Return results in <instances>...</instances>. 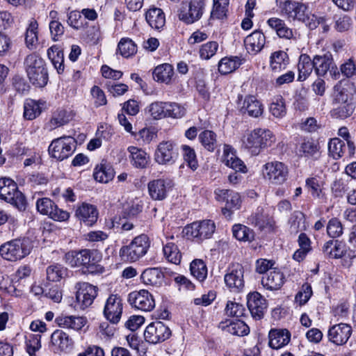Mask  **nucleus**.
I'll list each match as a JSON object with an SVG mask.
<instances>
[{
  "label": "nucleus",
  "mask_w": 356,
  "mask_h": 356,
  "mask_svg": "<svg viewBox=\"0 0 356 356\" xmlns=\"http://www.w3.org/2000/svg\"><path fill=\"white\" fill-rule=\"evenodd\" d=\"M32 245L29 238H16L0 246V255L5 260L16 261L29 254Z\"/></svg>",
  "instance_id": "7ed1b4c3"
},
{
  "label": "nucleus",
  "mask_w": 356,
  "mask_h": 356,
  "mask_svg": "<svg viewBox=\"0 0 356 356\" xmlns=\"http://www.w3.org/2000/svg\"><path fill=\"white\" fill-rule=\"evenodd\" d=\"M191 273L200 282L204 281L207 276V268L201 259H195L191 263Z\"/></svg>",
  "instance_id": "5fc2aeb1"
},
{
  "label": "nucleus",
  "mask_w": 356,
  "mask_h": 356,
  "mask_svg": "<svg viewBox=\"0 0 356 356\" xmlns=\"http://www.w3.org/2000/svg\"><path fill=\"white\" fill-rule=\"evenodd\" d=\"M148 24L154 29L163 28L165 23V17L163 10L158 8H150L145 14Z\"/></svg>",
  "instance_id": "4c0bfd02"
},
{
  "label": "nucleus",
  "mask_w": 356,
  "mask_h": 356,
  "mask_svg": "<svg viewBox=\"0 0 356 356\" xmlns=\"http://www.w3.org/2000/svg\"><path fill=\"white\" fill-rule=\"evenodd\" d=\"M345 149V142L338 138L331 139L328 143L329 153L334 159H338L343 156Z\"/></svg>",
  "instance_id": "13d9d810"
},
{
  "label": "nucleus",
  "mask_w": 356,
  "mask_h": 356,
  "mask_svg": "<svg viewBox=\"0 0 356 356\" xmlns=\"http://www.w3.org/2000/svg\"><path fill=\"white\" fill-rule=\"evenodd\" d=\"M26 71L30 81L38 87H44L48 81V73L44 62L38 55H28L24 60Z\"/></svg>",
  "instance_id": "f03ea898"
},
{
  "label": "nucleus",
  "mask_w": 356,
  "mask_h": 356,
  "mask_svg": "<svg viewBox=\"0 0 356 356\" xmlns=\"http://www.w3.org/2000/svg\"><path fill=\"white\" fill-rule=\"evenodd\" d=\"M220 327L233 335L245 336L249 332L248 326L242 321L221 322Z\"/></svg>",
  "instance_id": "f704fd0d"
},
{
  "label": "nucleus",
  "mask_w": 356,
  "mask_h": 356,
  "mask_svg": "<svg viewBox=\"0 0 356 356\" xmlns=\"http://www.w3.org/2000/svg\"><path fill=\"white\" fill-rule=\"evenodd\" d=\"M178 153L170 141L160 143L154 153V160L160 165H172L177 159Z\"/></svg>",
  "instance_id": "f3484780"
},
{
  "label": "nucleus",
  "mask_w": 356,
  "mask_h": 356,
  "mask_svg": "<svg viewBox=\"0 0 356 356\" xmlns=\"http://www.w3.org/2000/svg\"><path fill=\"white\" fill-rule=\"evenodd\" d=\"M173 74V67L168 63H164L157 66L153 72V77L155 81L166 84L170 83Z\"/></svg>",
  "instance_id": "a19ab883"
},
{
  "label": "nucleus",
  "mask_w": 356,
  "mask_h": 356,
  "mask_svg": "<svg viewBox=\"0 0 356 356\" xmlns=\"http://www.w3.org/2000/svg\"><path fill=\"white\" fill-rule=\"evenodd\" d=\"M222 162L234 171L242 173H246L248 171L244 162L236 156L234 149L229 145H224Z\"/></svg>",
  "instance_id": "6ab92c4d"
},
{
  "label": "nucleus",
  "mask_w": 356,
  "mask_h": 356,
  "mask_svg": "<svg viewBox=\"0 0 356 356\" xmlns=\"http://www.w3.org/2000/svg\"><path fill=\"white\" fill-rule=\"evenodd\" d=\"M262 174L265 179L270 184L281 185L284 184L289 177V168L280 161L268 162L264 165Z\"/></svg>",
  "instance_id": "0eeeda50"
},
{
  "label": "nucleus",
  "mask_w": 356,
  "mask_h": 356,
  "mask_svg": "<svg viewBox=\"0 0 356 356\" xmlns=\"http://www.w3.org/2000/svg\"><path fill=\"white\" fill-rule=\"evenodd\" d=\"M65 261L72 267L88 266L92 261L91 252L87 249L68 252L65 255Z\"/></svg>",
  "instance_id": "4be33fe9"
},
{
  "label": "nucleus",
  "mask_w": 356,
  "mask_h": 356,
  "mask_svg": "<svg viewBox=\"0 0 356 356\" xmlns=\"http://www.w3.org/2000/svg\"><path fill=\"white\" fill-rule=\"evenodd\" d=\"M150 247V241L146 234L136 236L128 245L120 249L121 259L128 262H135L145 256Z\"/></svg>",
  "instance_id": "20e7f679"
},
{
  "label": "nucleus",
  "mask_w": 356,
  "mask_h": 356,
  "mask_svg": "<svg viewBox=\"0 0 356 356\" xmlns=\"http://www.w3.org/2000/svg\"><path fill=\"white\" fill-rule=\"evenodd\" d=\"M243 114L252 118H259L264 113V106L254 96H246L240 109Z\"/></svg>",
  "instance_id": "b1692460"
},
{
  "label": "nucleus",
  "mask_w": 356,
  "mask_h": 356,
  "mask_svg": "<svg viewBox=\"0 0 356 356\" xmlns=\"http://www.w3.org/2000/svg\"><path fill=\"white\" fill-rule=\"evenodd\" d=\"M306 187L314 197H323L322 182L316 177H310L306 179Z\"/></svg>",
  "instance_id": "69168bd1"
},
{
  "label": "nucleus",
  "mask_w": 356,
  "mask_h": 356,
  "mask_svg": "<svg viewBox=\"0 0 356 356\" xmlns=\"http://www.w3.org/2000/svg\"><path fill=\"white\" fill-rule=\"evenodd\" d=\"M289 231L291 234H296L306 229L305 218L303 213L295 211L289 220Z\"/></svg>",
  "instance_id": "09e8293b"
},
{
  "label": "nucleus",
  "mask_w": 356,
  "mask_h": 356,
  "mask_svg": "<svg viewBox=\"0 0 356 356\" xmlns=\"http://www.w3.org/2000/svg\"><path fill=\"white\" fill-rule=\"evenodd\" d=\"M335 104L338 106L332 111V115L337 118H347L354 112L355 105L352 102Z\"/></svg>",
  "instance_id": "6e6d98bb"
},
{
  "label": "nucleus",
  "mask_w": 356,
  "mask_h": 356,
  "mask_svg": "<svg viewBox=\"0 0 356 356\" xmlns=\"http://www.w3.org/2000/svg\"><path fill=\"white\" fill-rule=\"evenodd\" d=\"M234 236L238 241H251L254 234L252 229L243 225H235L232 228Z\"/></svg>",
  "instance_id": "052dcab7"
},
{
  "label": "nucleus",
  "mask_w": 356,
  "mask_h": 356,
  "mask_svg": "<svg viewBox=\"0 0 356 356\" xmlns=\"http://www.w3.org/2000/svg\"><path fill=\"white\" fill-rule=\"evenodd\" d=\"M166 102H155L148 106V111L151 116L155 120L165 118Z\"/></svg>",
  "instance_id": "338daca9"
},
{
  "label": "nucleus",
  "mask_w": 356,
  "mask_h": 356,
  "mask_svg": "<svg viewBox=\"0 0 356 356\" xmlns=\"http://www.w3.org/2000/svg\"><path fill=\"white\" fill-rule=\"evenodd\" d=\"M249 221L260 229L264 228L269 224L268 216L264 213L262 208H257L255 213L248 218Z\"/></svg>",
  "instance_id": "680f3d73"
},
{
  "label": "nucleus",
  "mask_w": 356,
  "mask_h": 356,
  "mask_svg": "<svg viewBox=\"0 0 356 356\" xmlns=\"http://www.w3.org/2000/svg\"><path fill=\"white\" fill-rule=\"evenodd\" d=\"M269 346L279 349L287 345L291 339V333L286 329L271 330L269 332Z\"/></svg>",
  "instance_id": "c85d7f7f"
},
{
  "label": "nucleus",
  "mask_w": 356,
  "mask_h": 356,
  "mask_svg": "<svg viewBox=\"0 0 356 356\" xmlns=\"http://www.w3.org/2000/svg\"><path fill=\"white\" fill-rule=\"evenodd\" d=\"M0 198L19 209H25V197L18 190L17 184L10 178H0Z\"/></svg>",
  "instance_id": "39448f33"
},
{
  "label": "nucleus",
  "mask_w": 356,
  "mask_h": 356,
  "mask_svg": "<svg viewBox=\"0 0 356 356\" xmlns=\"http://www.w3.org/2000/svg\"><path fill=\"white\" fill-rule=\"evenodd\" d=\"M218 49V43L216 41L208 42L200 48V56L202 59L209 60L213 57Z\"/></svg>",
  "instance_id": "e2e57ef3"
},
{
  "label": "nucleus",
  "mask_w": 356,
  "mask_h": 356,
  "mask_svg": "<svg viewBox=\"0 0 356 356\" xmlns=\"http://www.w3.org/2000/svg\"><path fill=\"white\" fill-rule=\"evenodd\" d=\"M47 182L48 179L43 174L40 172L29 174L25 179V184L31 188L44 186Z\"/></svg>",
  "instance_id": "0e129e2a"
},
{
  "label": "nucleus",
  "mask_w": 356,
  "mask_h": 356,
  "mask_svg": "<svg viewBox=\"0 0 356 356\" xmlns=\"http://www.w3.org/2000/svg\"><path fill=\"white\" fill-rule=\"evenodd\" d=\"M276 4L282 8V12L289 18L302 22H305L309 18L308 7L305 3L287 0L283 3L280 2L279 4L277 0Z\"/></svg>",
  "instance_id": "2eb2a0df"
},
{
  "label": "nucleus",
  "mask_w": 356,
  "mask_h": 356,
  "mask_svg": "<svg viewBox=\"0 0 356 356\" xmlns=\"http://www.w3.org/2000/svg\"><path fill=\"white\" fill-rule=\"evenodd\" d=\"M170 335V328L161 321L150 323L144 332V337L146 341L153 344L167 340Z\"/></svg>",
  "instance_id": "f8f14e48"
},
{
  "label": "nucleus",
  "mask_w": 356,
  "mask_h": 356,
  "mask_svg": "<svg viewBox=\"0 0 356 356\" xmlns=\"http://www.w3.org/2000/svg\"><path fill=\"white\" fill-rule=\"evenodd\" d=\"M38 22L35 19H32L25 35V42L27 47L30 49H33L36 47L38 43Z\"/></svg>",
  "instance_id": "3c124183"
},
{
  "label": "nucleus",
  "mask_w": 356,
  "mask_h": 356,
  "mask_svg": "<svg viewBox=\"0 0 356 356\" xmlns=\"http://www.w3.org/2000/svg\"><path fill=\"white\" fill-rule=\"evenodd\" d=\"M322 251L325 257L332 259L341 258L346 253L344 245L338 240H330L325 243Z\"/></svg>",
  "instance_id": "72a5a7b5"
},
{
  "label": "nucleus",
  "mask_w": 356,
  "mask_h": 356,
  "mask_svg": "<svg viewBox=\"0 0 356 356\" xmlns=\"http://www.w3.org/2000/svg\"><path fill=\"white\" fill-rule=\"evenodd\" d=\"M93 177L99 182L108 183L114 177V170L110 166L101 165L95 168Z\"/></svg>",
  "instance_id": "603ef678"
},
{
  "label": "nucleus",
  "mask_w": 356,
  "mask_h": 356,
  "mask_svg": "<svg viewBox=\"0 0 356 356\" xmlns=\"http://www.w3.org/2000/svg\"><path fill=\"white\" fill-rule=\"evenodd\" d=\"M313 61L314 71L318 76H324L331 68H334L332 55L330 52L314 56Z\"/></svg>",
  "instance_id": "393cba45"
},
{
  "label": "nucleus",
  "mask_w": 356,
  "mask_h": 356,
  "mask_svg": "<svg viewBox=\"0 0 356 356\" xmlns=\"http://www.w3.org/2000/svg\"><path fill=\"white\" fill-rule=\"evenodd\" d=\"M275 142V136L271 131L265 129H255L243 140L245 148L254 155L259 154L262 149L271 146Z\"/></svg>",
  "instance_id": "f257e3e1"
},
{
  "label": "nucleus",
  "mask_w": 356,
  "mask_h": 356,
  "mask_svg": "<svg viewBox=\"0 0 356 356\" xmlns=\"http://www.w3.org/2000/svg\"><path fill=\"white\" fill-rule=\"evenodd\" d=\"M163 273L159 268H148L140 275L142 282L146 285L159 286L163 281Z\"/></svg>",
  "instance_id": "473e14b6"
},
{
  "label": "nucleus",
  "mask_w": 356,
  "mask_h": 356,
  "mask_svg": "<svg viewBox=\"0 0 356 356\" xmlns=\"http://www.w3.org/2000/svg\"><path fill=\"white\" fill-rule=\"evenodd\" d=\"M129 304L143 312H150L155 307V301L152 295L147 290L135 291L129 294Z\"/></svg>",
  "instance_id": "4468645a"
},
{
  "label": "nucleus",
  "mask_w": 356,
  "mask_h": 356,
  "mask_svg": "<svg viewBox=\"0 0 356 356\" xmlns=\"http://www.w3.org/2000/svg\"><path fill=\"white\" fill-rule=\"evenodd\" d=\"M211 19H222L226 17L229 0H213Z\"/></svg>",
  "instance_id": "4d7b16f0"
},
{
  "label": "nucleus",
  "mask_w": 356,
  "mask_h": 356,
  "mask_svg": "<svg viewBox=\"0 0 356 356\" xmlns=\"http://www.w3.org/2000/svg\"><path fill=\"white\" fill-rule=\"evenodd\" d=\"M202 145L208 151L213 152L218 146L216 134L211 130H204L198 136Z\"/></svg>",
  "instance_id": "de8ad7c7"
},
{
  "label": "nucleus",
  "mask_w": 356,
  "mask_h": 356,
  "mask_svg": "<svg viewBox=\"0 0 356 356\" xmlns=\"http://www.w3.org/2000/svg\"><path fill=\"white\" fill-rule=\"evenodd\" d=\"M47 56L58 74L64 70V55L57 45H53L47 50Z\"/></svg>",
  "instance_id": "79ce46f5"
},
{
  "label": "nucleus",
  "mask_w": 356,
  "mask_h": 356,
  "mask_svg": "<svg viewBox=\"0 0 356 356\" xmlns=\"http://www.w3.org/2000/svg\"><path fill=\"white\" fill-rule=\"evenodd\" d=\"M67 268L60 264L51 265L47 268V278L51 282H59L67 276Z\"/></svg>",
  "instance_id": "8fccbe9b"
},
{
  "label": "nucleus",
  "mask_w": 356,
  "mask_h": 356,
  "mask_svg": "<svg viewBox=\"0 0 356 356\" xmlns=\"http://www.w3.org/2000/svg\"><path fill=\"white\" fill-rule=\"evenodd\" d=\"M284 274L277 268H273L261 280V284L267 289L277 290L284 282Z\"/></svg>",
  "instance_id": "cd10ccee"
},
{
  "label": "nucleus",
  "mask_w": 356,
  "mask_h": 356,
  "mask_svg": "<svg viewBox=\"0 0 356 356\" xmlns=\"http://www.w3.org/2000/svg\"><path fill=\"white\" fill-rule=\"evenodd\" d=\"M289 58L286 52L279 50L271 54L270 56V68L274 72H280L288 65Z\"/></svg>",
  "instance_id": "c9c22d12"
},
{
  "label": "nucleus",
  "mask_w": 356,
  "mask_h": 356,
  "mask_svg": "<svg viewBox=\"0 0 356 356\" xmlns=\"http://www.w3.org/2000/svg\"><path fill=\"white\" fill-rule=\"evenodd\" d=\"M240 65L241 60L238 57H225L220 60L218 70L222 74H227L234 72Z\"/></svg>",
  "instance_id": "49530a36"
},
{
  "label": "nucleus",
  "mask_w": 356,
  "mask_h": 356,
  "mask_svg": "<svg viewBox=\"0 0 356 356\" xmlns=\"http://www.w3.org/2000/svg\"><path fill=\"white\" fill-rule=\"evenodd\" d=\"M297 154L307 159L316 160L320 157V146L312 139H304L297 147Z\"/></svg>",
  "instance_id": "412c9836"
},
{
  "label": "nucleus",
  "mask_w": 356,
  "mask_h": 356,
  "mask_svg": "<svg viewBox=\"0 0 356 356\" xmlns=\"http://www.w3.org/2000/svg\"><path fill=\"white\" fill-rule=\"evenodd\" d=\"M51 343L56 348L63 351L72 346V339L61 330H55L51 335Z\"/></svg>",
  "instance_id": "e433bc0d"
},
{
  "label": "nucleus",
  "mask_w": 356,
  "mask_h": 356,
  "mask_svg": "<svg viewBox=\"0 0 356 356\" xmlns=\"http://www.w3.org/2000/svg\"><path fill=\"white\" fill-rule=\"evenodd\" d=\"M55 321L60 327L78 331L86 324L87 319L83 316L60 315L56 318Z\"/></svg>",
  "instance_id": "bb28decb"
},
{
  "label": "nucleus",
  "mask_w": 356,
  "mask_h": 356,
  "mask_svg": "<svg viewBox=\"0 0 356 356\" xmlns=\"http://www.w3.org/2000/svg\"><path fill=\"white\" fill-rule=\"evenodd\" d=\"M118 50L123 57L129 58L137 52V46L132 40L124 38L120 40Z\"/></svg>",
  "instance_id": "864d4df0"
},
{
  "label": "nucleus",
  "mask_w": 356,
  "mask_h": 356,
  "mask_svg": "<svg viewBox=\"0 0 356 356\" xmlns=\"http://www.w3.org/2000/svg\"><path fill=\"white\" fill-rule=\"evenodd\" d=\"M267 24L275 31L279 38L286 40L294 38L293 30L286 24L283 19L278 17H271L267 20Z\"/></svg>",
  "instance_id": "c756f323"
},
{
  "label": "nucleus",
  "mask_w": 356,
  "mask_h": 356,
  "mask_svg": "<svg viewBox=\"0 0 356 356\" xmlns=\"http://www.w3.org/2000/svg\"><path fill=\"white\" fill-rule=\"evenodd\" d=\"M269 111L275 118L281 119L286 114L285 100L281 95L275 97L270 104Z\"/></svg>",
  "instance_id": "37998d69"
},
{
  "label": "nucleus",
  "mask_w": 356,
  "mask_h": 356,
  "mask_svg": "<svg viewBox=\"0 0 356 356\" xmlns=\"http://www.w3.org/2000/svg\"><path fill=\"white\" fill-rule=\"evenodd\" d=\"M214 193L218 202L225 203V207L222 209L224 215L230 216L232 211L240 208L241 200L238 193L229 189L220 188L216 189Z\"/></svg>",
  "instance_id": "9b49d317"
},
{
  "label": "nucleus",
  "mask_w": 356,
  "mask_h": 356,
  "mask_svg": "<svg viewBox=\"0 0 356 356\" xmlns=\"http://www.w3.org/2000/svg\"><path fill=\"white\" fill-rule=\"evenodd\" d=\"M215 229L216 225L213 221L204 220L187 225L184 232L188 238H196L200 241L211 237Z\"/></svg>",
  "instance_id": "1a4fd4ad"
},
{
  "label": "nucleus",
  "mask_w": 356,
  "mask_h": 356,
  "mask_svg": "<svg viewBox=\"0 0 356 356\" xmlns=\"http://www.w3.org/2000/svg\"><path fill=\"white\" fill-rule=\"evenodd\" d=\"M163 251L167 260L175 264H179L181 261V254L177 245L172 242H168L163 247Z\"/></svg>",
  "instance_id": "a18cd8bd"
},
{
  "label": "nucleus",
  "mask_w": 356,
  "mask_h": 356,
  "mask_svg": "<svg viewBox=\"0 0 356 356\" xmlns=\"http://www.w3.org/2000/svg\"><path fill=\"white\" fill-rule=\"evenodd\" d=\"M298 69L299 72L298 79L300 81H305L314 70L313 59L312 60L307 54H301L299 57Z\"/></svg>",
  "instance_id": "ea45409f"
},
{
  "label": "nucleus",
  "mask_w": 356,
  "mask_h": 356,
  "mask_svg": "<svg viewBox=\"0 0 356 356\" xmlns=\"http://www.w3.org/2000/svg\"><path fill=\"white\" fill-rule=\"evenodd\" d=\"M148 193L152 200H163L167 196L168 190L165 180L162 179H154L148 183Z\"/></svg>",
  "instance_id": "2f4dec72"
},
{
  "label": "nucleus",
  "mask_w": 356,
  "mask_h": 356,
  "mask_svg": "<svg viewBox=\"0 0 356 356\" xmlns=\"http://www.w3.org/2000/svg\"><path fill=\"white\" fill-rule=\"evenodd\" d=\"M352 86L353 84L348 81H339L333 88V104L352 102V94L349 92V89Z\"/></svg>",
  "instance_id": "7c9ffc66"
},
{
  "label": "nucleus",
  "mask_w": 356,
  "mask_h": 356,
  "mask_svg": "<svg viewBox=\"0 0 356 356\" xmlns=\"http://www.w3.org/2000/svg\"><path fill=\"white\" fill-rule=\"evenodd\" d=\"M70 121V116L65 110H58L55 112L49 122L46 124L49 130H54L67 124Z\"/></svg>",
  "instance_id": "c03bdc74"
},
{
  "label": "nucleus",
  "mask_w": 356,
  "mask_h": 356,
  "mask_svg": "<svg viewBox=\"0 0 356 356\" xmlns=\"http://www.w3.org/2000/svg\"><path fill=\"white\" fill-rule=\"evenodd\" d=\"M265 35L260 31H255L248 35L244 40V44L248 53L257 54L264 47Z\"/></svg>",
  "instance_id": "a878e982"
},
{
  "label": "nucleus",
  "mask_w": 356,
  "mask_h": 356,
  "mask_svg": "<svg viewBox=\"0 0 356 356\" xmlns=\"http://www.w3.org/2000/svg\"><path fill=\"white\" fill-rule=\"evenodd\" d=\"M41 102L33 99L27 100L24 104V116L31 120L37 118L42 112Z\"/></svg>",
  "instance_id": "bf43d9fd"
},
{
  "label": "nucleus",
  "mask_w": 356,
  "mask_h": 356,
  "mask_svg": "<svg viewBox=\"0 0 356 356\" xmlns=\"http://www.w3.org/2000/svg\"><path fill=\"white\" fill-rule=\"evenodd\" d=\"M76 148L74 138L63 136L54 139L49 147V152L51 157L63 161L70 156Z\"/></svg>",
  "instance_id": "423d86ee"
},
{
  "label": "nucleus",
  "mask_w": 356,
  "mask_h": 356,
  "mask_svg": "<svg viewBox=\"0 0 356 356\" xmlns=\"http://www.w3.org/2000/svg\"><path fill=\"white\" fill-rule=\"evenodd\" d=\"M351 334V326L347 323H340L329 328L327 338L331 343L337 346H342L347 343Z\"/></svg>",
  "instance_id": "a211bd4d"
},
{
  "label": "nucleus",
  "mask_w": 356,
  "mask_h": 356,
  "mask_svg": "<svg viewBox=\"0 0 356 356\" xmlns=\"http://www.w3.org/2000/svg\"><path fill=\"white\" fill-rule=\"evenodd\" d=\"M127 150L131 155V163L134 167L138 168H146L149 161V156L144 150L134 146L129 147Z\"/></svg>",
  "instance_id": "58836bf2"
},
{
  "label": "nucleus",
  "mask_w": 356,
  "mask_h": 356,
  "mask_svg": "<svg viewBox=\"0 0 356 356\" xmlns=\"http://www.w3.org/2000/svg\"><path fill=\"white\" fill-rule=\"evenodd\" d=\"M56 204L48 197H42L38 199L36 202V209L38 211L42 214L49 216L51 213Z\"/></svg>",
  "instance_id": "774afa93"
},
{
  "label": "nucleus",
  "mask_w": 356,
  "mask_h": 356,
  "mask_svg": "<svg viewBox=\"0 0 356 356\" xmlns=\"http://www.w3.org/2000/svg\"><path fill=\"white\" fill-rule=\"evenodd\" d=\"M98 215L97 208L87 203H83L76 211L77 218L87 226L93 225L97 220Z\"/></svg>",
  "instance_id": "5701e85b"
},
{
  "label": "nucleus",
  "mask_w": 356,
  "mask_h": 356,
  "mask_svg": "<svg viewBox=\"0 0 356 356\" xmlns=\"http://www.w3.org/2000/svg\"><path fill=\"white\" fill-rule=\"evenodd\" d=\"M244 269L241 264L235 263L231 264L224 276L226 286L232 292L238 293L245 286Z\"/></svg>",
  "instance_id": "9d476101"
},
{
  "label": "nucleus",
  "mask_w": 356,
  "mask_h": 356,
  "mask_svg": "<svg viewBox=\"0 0 356 356\" xmlns=\"http://www.w3.org/2000/svg\"><path fill=\"white\" fill-rule=\"evenodd\" d=\"M75 289L76 299L82 309L90 306L97 296L98 288L88 282H78Z\"/></svg>",
  "instance_id": "dca6fc26"
},
{
  "label": "nucleus",
  "mask_w": 356,
  "mask_h": 356,
  "mask_svg": "<svg viewBox=\"0 0 356 356\" xmlns=\"http://www.w3.org/2000/svg\"><path fill=\"white\" fill-rule=\"evenodd\" d=\"M123 303L118 294H111L106 300L103 314L104 317L113 324H117L122 316Z\"/></svg>",
  "instance_id": "ddd939ff"
},
{
  "label": "nucleus",
  "mask_w": 356,
  "mask_h": 356,
  "mask_svg": "<svg viewBox=\"0 0 356 356\" xmlns=\"http://www.w3.org/2000/svg\"><path fill=\"white\" fill-rule=\"evenodd\" d=\"M248 307L255 319H261L266 309V300L258 292L250 293L248 296Z\"/></svg>",
  "instance_id": "aec40b11"
},
{
  "label": "nucleus",
  "mask_w": 356,
  "mask_h": 356,
  "mask_svg": "<svg viewBox=\"0 0 356 356\" xmlns=\"http://www.w3.org/2000/svg\"><path fill=\"white\" fill-rule=\"evenodd\" d=\"M206 0H188L179 13V19L187 24H191L202 17L205 8Z\"/></svg>",
  "instance_id": "6e6552de"
}]
</instances>
